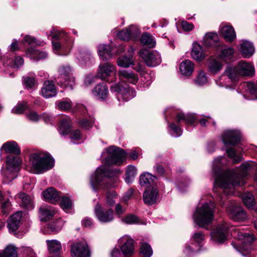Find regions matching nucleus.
<instances>
[{"label": "nucleus", "mask_w": 257, "mask_h": 257, "mask_svg": "<svg viewBox=\"0 0 257 257\" xmlns=\"http://www.w3.org/2000/svg\"><path fill=\"white\" fill-rule=\"evenodd\" d=\"M257 169V163L253 161H247L240 166L239 173H232L228 176L230 171L226 169V194L234 192V187L242 186L245 183L247 172L251 169Z\"/></svg>", "instance_id": "nucleus-1"}, {"label": "nucleus", "mask_w": 257, "mask_h": 257, "mask_svg": "<svg viewBox=\"0 0 257 257\" xmlns=\"http://www.w3.org/2000/svg\"><path fill=\"white\" fill-rule=\"evenodd\" d=\"M254 73V69L252 64L245 61L241 60L236 66H228L226 68V77L230 82V85L226 84V88H230L234 85L241 76H252Z\"/></svg>", "instance_id": "nucleus-2"}, {"label": "nucleus", "mask_w": 257, "mask_h": 257, "mask_svg": "<svg viewBox=\"0 0 257 257\" xmlns=\"http://www.w3.org/2000/svg\"><path fill=\"white\" fill-rule=\"evenodd\" d=\"M29 163L33 172L41 174L53 167L54 161L47 154L33 153L30 155Z\"/></svg>", "instance_id": "nucleus-3"}, {"label": "nucleus", "mask_w": 257, "mask_h": 257, "mask_svg": "<svg viewBox=\"0 0 257 257\" xmlns=\"http://www.w3.org/2000/svg\"><path fill=\"white\" fill-rule=\"evenodd\" d=\"M119 173L117 170H110L107 169L105 166H100L98 168L94 175L91 178V185L94 190H96L97 186L100 184L103 181V177H106L108 179L106 180V188H113L115 187V183L116 182L117 178L116 175Z\"/></svg>", "instance_id": "nucleus-4"}, {"label": "nucleus", "mask_w": 257, "mask_h": 257, "mask_svg": "<svg viewBox=\"0 0 257 257\" xmlns=\"http://www.w3.org/2000/svg\"><path fill=\"white\" fill-rule=\"evenodd\" d=\"M214 204L206 203L196 210L193 214L195 223L200 227L206 228L214 218Z\"/></svg>", "instance_id": "nucleus-5"}, {"label": "nucleus", "mask_w": 257, "mask_h": 257, "mask_svg": "<svg viewBox=\"0 0 257 257\" xmlns=\"http://www.w3.org/2000/svg\"><path fill=\"white\" fill-rule=\"evenodd\" d=\"M225 158L223 156L217 157L214 162L213 170L215 178L214 188L216 192L220 189L222 192L225 191V172L224 170Z\"/></svg>", "instance_id": "nucleus-6"}, {"label": "nucleus", "mask_w": 257, "mask_h": 257, "mask_svg": "<svg viewBox=\"0 0 257 257\" xmlns=\"http://www.w3.org/2000/svg\"><path fill=\"white\" fill-rule=\"evenodd\" d=\"M203 42L206 47L214 48L215 56L220 59L223 58L225 47L223 43L220 41L218 35L216 33H207L203 38Z\"/></svg>", "instance_id": "nucleus-7"}, {"label": "nucleus", "mask_w": 257, "mask_h": 257, "mask_svg": "<svg viewBox=\"0 0 257 257\" xmlns=\"http://www.w3.org/2000/svg\"><path fill=\"white\" fill-rule=\"evenodd\" d=\"M21 160L18 156L8 155L6 160V168L2 171L4 176L9 179H14L15 174L19 171Z\"/></svg>", "instance_id": "nucleus-8"}, {"label": "nucleus", "mask_w": 257, "mask_h": 257, "mask_svg": "<svg viewBox=\"0 0 257 257\" xmlns=\"http://www.w3.org/2000/svg\"><path fill=\"white\" fill-rule=\"evenodd\" d=\"M108 156L105 158V162L107 165H120L126 156L124 151L115 146L109 147L106 149Z\"/></svg>", "instance_id": "nucleus-9"}, {"label": "nucleus", "mask_w": 257, "mask_h": 257, "mask_svg": "<svg viewBox=\"0 0 257 257\" xmlns=\"http://www.w3.org/2000/svg\"><path fill=\"white\" fill-rule=\"evenodd\" d=\"M140 55L149 67H155L162 61L160 54L156 51L143 50L140 51Z\"/></svg>", "instance_id": "nucleus-10"}, {"label": "nucleus", "mask_w": 257, "mask_h": 257, "mask_svg": "<svg viewBox=\"0 0 257 257\" xmlns=\"http://www.w3.org/2000/svg\"><path fill=\"white\" fill-rule=\"evenodd\" d=\"M94 213L98 220L102 223H108L114 219V213L112 209H104L99 203L94 208Z\"/></svg>", "instance_id": "nucleus-11"}, {"label": "nucleus", "mask_w": 257, "mask_h": 257, "mask_svg": "<svg viewBox=\"0 0 257 257\" xmlns=\"http://www.w3.org/2000/svg\"><path fill=\"white\" fill-rule=\"evenodd\" d=\"M72 257H90L91 252L85 242H78L71 244Z\"/></svg>", "instance_id": "nucleus-12"}, {"label": "nucleus", "mask_w": 257, "mask_h": 257, "mask_svg": "<svg viewBox=\"0 0 257 257\" xmlns=\"http://www.w3.org/2000/svg\"><path fill=\"white\" fill-rule=\"evenodd\" d=\"M118 242L122 244L120 249L125 257H129L133 254L134 252V240L131 237L124 235L119 238Z\"/></svg>", "instance_id": "nucleus-13"}, {"label": "nucleus", "mask_w": 257, "mask_h": 257, "mask_svg": "<svg viewBox=\"0 0 257 257\" xmlns=\"http://www.w3.org/2000/svg\"><path fill=\"white\" fill-rule=\"evenodd\" d=\"M159 198V191L156 186H147L143 194V200L146 204L151 205L156 203Z\"/></svg>", "instance_id": "nucleus-14"}, {"label": "nucleus", "mask_w": 257, "mask_h": 257, "mask_svg": "<svg viewBox=\"0 0 257 257\" xmlns=\"http://www.w3.org/2000/svg\"><path fill=\"white\" fill-rule=\"evenodd\" d=\"M115 66L109 63L101 64L99 66V71L97 77L103 80H107V79L115 75Z\"/></svg>", "instance_id": "nucleus-15"}, {"label": "nucleus", "mask_w": 257, "mask_h": 257, "mask_svg": "<svg viewBox=\"0 0 257 257\" xmlns=\"http://www.w3.org/2000/svg\"><path fill=\"white\" fill-rule=\"evenodd\" d=\"M212 240L219 243H222L225 240V225L223 223L217 224L210 233Z\"/></svg>", "instance_id": "nucleus-16"}, {"label": "nucleus", "mask_w": 257, "mask_h": 257, "mask_svg": "<svg viewBox=\"0 0 257 257\" xmlns=\"http://www.w3.org/2000/svg\"><path fill=\"white\" fill-rule=\"evenodd\" d=\"M242 140V135L239 130H227L226 131V145L234 146L238 145Z\"/></svg>", "instance_id": "nucleus-17"}, {"label": "nucleus", "mask_w": 257, "mask_h": 257, "mask_svg": "<svg viewBox=\"0 0 257 257\" xmlns=\"http://www.w3.org/2000/svg\"><path fill=\"white\" fill-rule=\"evenodd\" d=\"M239 51L244 58L251 57L255 52L252 44L247 40H242L240 44Z\"/></svg>", "instance_id": "nucleus-18"}, {"label": "nucleus", "mask_w": 257, "mask_h": 257, "mask_svg": "<svg viewBox=\"0 0 257 257\" xmlns=\"http://www.w3.org/2000/svg\"><path fill=\"white\" fill-rule=\"evenodd\" d=\"M216 57L218 60L211 57L208 61V70L212 74H216L221 70L223 67L222 63L225 60V56L222 59H220L216 56Z\"/></svg>", "instance_id": "nucleus-19"}, {"label": "nucleus", "mask_w": 257, "mask_h": 257, "mask_svg": "<svg viewBox=\"0 0 257 257\" xmlns=\"http://www.w3.org/2000/svg\"><path fill=\"white\" fill-rule=\"evenodd\" d=\"M118 75L121 80L127 81L133 84H136L139 80L138 75L131 70H119Z\"/></svg>", "instance_id": "nucleus-20"}, {"label": "nucleus", "mask_w": 257, "mask_h": 257, "mask_svg": "<svg viewBox=\"0 0 257 257\" xmlns=\"http://www.w3.org/2000/svg\"><path fill=\"white\" fill-rule=\"evenodd\" d=\"M41 93L42 95L47 98L55 96L57 94V90L53 81H45L42 88Z\"/></svg>", "instance_id": "nucleus-21"}, {"label": "nucleus", "mask_w": 257, "mask_h": 257, "mask_svg": "<svg viewBox=\"0 0 257 257\" xmlns=\"http://www.w3.org/2000/svg\"><path fill=\"white\" fill-rule=\"evenodd\" d=\"M22 213L17 212L12 215L8 220V227L11 232H15L19 227Z\"/></svg>", "instance_id": "nucleus-22"}, {"label": "nucleus", "mask_w": 257, "mask_h": 257, "mask_svg": "<svg viewBox=\"0 0 257 257\" xmlns=\"http://www.w3.org/2000/svg\"><path fill=\"white\" fill-rule=\"evenodd\" d=\"M1 151H4L6 153L13 154L19 155L21 153V149L18 144L14 141L7 142L4 143L1 149Z\"/></svg>", "instance_id": "nucleus-23"}, {"label": "nucleus", "mask_w": 257, "mask_h": 257, "mask_svg": "<svg viewBox=\"0 0 257 257\" xmlns=\"http://www.w3.org/2000/svg\"><path fill=\"white\" fill-rule=\"evenodd\" d=\"M108 88L105 83L97 85L92 90V93L98 99H105L108 95Z\"/></svg>", "instance_id": "nucleus-24"}, {"label": "nucleus", "mask_w": 257, "mask_h": 257, "mask_svg": "<svg viewBox=\"0 0 257 257\" xmlns=\"http://www.w3.org/2000/svg\"><path fill=\"white\" fill-rule=\"evenodd\" d=\"M43 196L46 201L54 203L60 198L59 193L53 188H49L43 192Z\"/></svg>", "instance_id": "nucleus-25"}, {"label": "nucleus", "mask_w": 257, "mask_h": 257, "mask_svg": "<svg viewBox=\"0 0 257 257\" xmlns=\"http://www.w3.org/2000/svg\"><path fill=\"white\" fill-rule=\"evenodd\" d=\"M156 177L149 173L142 174L140 177V183L141 186L148 185V186H156L155 181Z\"/></svg>", "instance_id": "nucleus-26"}, {"label": "nucleus", "mask_w": 257, "mask_h": 257, "mask_svg": "<svg viewBox=\"0 0 257 257\" xmlns=\"http://www.w3.org/2000/svg\"><path fill=\"white\" fill-rule=\"evenodd\" d=\"M191 56L194 59L198 61L202 60L206 57L203 52L202 46L196 43L193 44Z\"/></svg>", "instance_id": "nucleus-27"}, {"label": "nucleus", "mask_w": 257, "mask_h": 257, "mask_svg": "<svg viewBox=\"0 0 257 257\" xmlns=\"http://www.w3.org/2000/svg\"><path fill=\"white\" fill-rule=\"evenodd\" d=\"M230 217L235 221H239L244 220L246 218V214L243 209L235 206L230 210Z\"/></svg>", "instance_id": "nucleus-28"}, {"label": "nucleus", "mask_w": 257, "mask_h": 257, "mask_svg": "<svg viewBox=\"0 0 257 257\" xmlns=\"http://www.w3.org/2000/svg\"><path fill=\"white\" fill-rule=\"evenodd\" d=\"M134 49L132 47H130L128 50L130 54L127 57L123 56L120 57L117 59V63L118 66L119 67L127 68L133 64V61L132 58L133 57L132 53L134 52Z\"/></svg>", "instance_id": "nucleus-29"}, {"label": "nucleus", "mask_w": 257, "mask_h": 257, "mask_svg": "<svg viewBox=\"0 0 257 257\" xmlns=\"http://www.w3.org/2000/svg\"><path fill=\"white\" fill-rule=\"evenodd\" d=\"M41 220L46 221L50 219L55 214V210L51 206H43L39 208Z\"/></svg>", "instance_id": "nucleus-30"}, {"label": "nucleus", "mask_w": 257, "mask_h": 257, "mask_svg": "<svg viewBox=\"0 0 257 257\" xmlns=\"http://www.w3.org/2000/svg\"><path fill=\"white\" fill-rule=\"evenodd\" d=\"M194 69L193 63L189 60L181 62L180 65V70L181 73L186 76L190 75Z\"/></svg>", "instance_id": "nucleus-31"}, {"label": "nucleus", "mask_w": 257, "mask_h": 257, "mask_svg": "<svg viewBox=\"0 0 257 257\" xmlns=\"http://www.w3.org/2000/svg\"><path fill=\"white\" fill-rule=\"evenodd\" d=\"M75 57L78 60L85 62L90 59L91 54L86 48H79L75 53Z\"/></svg>", "instance_id": "nucleus-32"}, {"label": "nucleus", "mask_w": 257, "mask_h": 257, "mask_svg": "<svg viewBox=\"0 0 257 257\" xmlns=\"http://www.w3.org/2000/svg\"><path fill=\"white\" fill-rule=\"evenodd\" d=\"M98 54L99 57L103 60H108L111 56V50L110 46L101 44L98 46Z\"/></svg>", "instance_id": "nucleus-33"}, {"label": "nucleus", "mask_w": 257, "mask_h": 257, "mask_svg": "<svg viewBox=\"0 0 257 257\" xmlns=\"http://www.w3.org/2000/svg\"><path fill=\"white\" fill-rule=\"evenodd\" d=\"M71 128V121L68 118L62 119L59 125V133L62 135H67L70 133Z\"/></svg>", "instance_id": "nucleus-34"}, {"label": "nucleus", "mask_w": 257, "mask_h": 257, "mask_svg": "<svg viewBox=\"0 0 257 257\" xmlns=\"http://www.w3.org/2000/svg\"><path fill=\"white\" fill-rule=\"evenodd\" d=\"M195 118L193 114L185 115L183 113H179L177 115L176 121L178 123L184 121L187 124H193L195 122Z\"/></svg>", "instance_id": "nucleus-35"}, {"label": "nucleus", "mask_w": 257, "mask_h": 257, "mask_svg": "<svg viewBox=\"0 0 257 257\" xmlns=\"http://www.w3.org/2000/svg\"><path fill=\"white\" fill-rule=\"evenodd\" d=\"M135 29V27L132 26L128 28L122 30L117 33V37L122 40H128L134 34V30Z\"/></svg>", "instance_id": "nucleus-36"}, {"label": "nucleus", "mask_w": 257, "mask_h": 257, "mask_svg": "<svg viewBox=\"0 0 257 257\" xmlns=\"http://www.w3.org/2000/svg\"><path fill=\"white\" fill-rule=\"evenodd\" d=\"M46 243L50 253H55L59 252L61 249V244L57 240H47Z\"/></svg>", "instance_id": "nucleus-37"}, {"label": "nucleus", "mask_w": 257, "mask_h": 257, "mask_svg": "<svg viewBox=\"0 0 257 257\" xmlns=\"http://www.w3.org/2000/svg\"><path fill=\"white\" fill-rule=\"evenodd\" d=\"M141 43L150 48L154 47L156 45V42L153 37L149 33H144L141 39Z\"/></svg>", "instance_id": "nucleus-38"}, {"label": "nucleus", "mask_w": 257, "mask_h": 257, "mask_svg": "<svg viewBox=\"0 0 257 257\" xmlns=\"http://www.w3.org/2000/svg\"><path fill=\"white\" fill-rule=\"evenodd\" d=\"M236 38V33L233 27L230 24H226V42L231 43Z\"/></svg>", "instance_id": "nucleus-39"}, {"label": "nucleus", "mask_w": 257, "mask_h": 257, "mask_svg": "<svg viewBox=\"0 0 257 257\" xmlns=\"http://www.w3.org/2000/svg\"><path fill=\"white\" fill-rule=\"evenodd\" d=\"M241 198L247 207L251 208L253 207L254 204V198L251 193L247 192L242 194Z\"/></svg>", "instance_id": "nucleus-40"}, {"label": "nucleus", "mask_w": 257, "mask_h": 257, "mask_svg": "<svg viewBox=\"0 0 257 257\" xmlns=\"http://www.w3.org/2000/svg\"><path fill=\"white\" fill-rule=\"evenodd\" d=\"M65 221L59 219L48 225V228L52 233H56L60 231L64 224Z\"/></svg>", "instance_id": "nucleus-41"}, {"label": "nucleus", "mask_w": 257, "mask_h": 257, "mask_svg": "<svg viewBox=\"0 0 257 257\" xmlns=\"http://www.w3.org/2000/svg\"><path fill=\"white\" fill-rule=\"evenodd\" d=\"M125 181L127 183L132 182L137 175V168L134 166H128L126 170Z\"/></svg>", "instance_id": "nucleus-42"}, {"label": "nucleus", "mask_w": 257, "mask_h": 257, "mask_svg": "<svg viewBox=\"0 0 257 257\" xmlns=\"http://www.w3.org/2000/svg\"><path fill=\"white\" fill-rule=\"evenodd\" d=\"M0 257H17L16 248L13 245H8L4 251L0 252Z\"/></svg>", "instance_id": "nucleus-43"}, {"label": "nucleus", "mask_w": 257, "mask_h": 257, "mask_svg": "<svg viewBox=\"0 0 257 257\" xmlns=\"http://www.w3.org/2000/svg\"><path fill=\"white\" fill-rule=\"evenodd\" d=\"M140 253L143 257H151L153 254L151 246L148 243L142 242L140 247Z\"/></svg>", "instance_id": "nucleus-44"}, {"label": "nucleus", "mask_w": 257, "mask_h": 257, "mask_svg": "<svg viewBox=\"0 0 257 257\" xmlns=\"http://www.w3.org/2000/svg\"><path fill=\"white\" fill-rule=\"evenodd\" d=\"M18 197L21 200V205L24 207L30 208L32 207L31 199L30 197L24 193H19Z\"/></svg>", "instance_id": "nucleus-45"}, {"label": "nucleus", "mask_w": 257, "mask_h": 257, "mask_svg": "<svg viewBox=\"0 0 257 257\" xmlns=\"http://www.w3.org/2000/svg\"><path fill=\"white\" fill-rule=\"evenodd\" d=\"M136 95V91L132 88L125 86V90L123 92L121 97L124 100L127 101L129 99L134 97Z\"/></svg>", "instance_id": "nucleus-46"}, {"label": "nucleus", "mask_w": 257, "mask_h": 257, "mask_svg": "<svg viewBox=\"0 0 257 257\" xmlns=\"http://www.w3.org/2000/svg\"><path fill=\"white\" fill-rule=\"evenodd\" d=\"M117 199V195L113 191H108L106 194V203L109 206H112Z\"/></svg>", "instance_id": "nucleus-47"}, {"label": "nucleus", "mask_w": 257, "mask_h": 257, "mask_svg": "<svg viewBox=\"0 0 257 257\" xmlns=\"http://www.w3.org/2000/svg\"><path fill=\"white\" fill-rule=\"evenodd\" d=\"M236 52L234 48L231 47L226 48V61L229 60L231 62L236 60Z\"/></svg>", "instance_id": "nucleus-48"}, {"label": "nucleus", "mask_w": 257, "mask_h": 257, "mask_svg": "<svg viewBox=\"0 0 257 257\" xmlns=\"http://www.w3.org/2000/svg\"><path fill=\"white\" fill-rule=\"evenodd\" d=\"M125 87L122 85L121 84L116 83L110 87V90L111 92L117 93V98L119 99L123 92L125 90Z\"/></svg>", "instance_id": "nucleus-49"}, {"label": "nucleus", "mask_w": 257, "mask_h": 257, "mask_svg": "<svg viewBox=\"0 0 257 257\" xmlns=\"http://www.w3.org/2000/svg\"><path fill=\"white\" fill-rule=\"evenodd\" d=\"M227 154L228 157L232 158L234 164L238 163L242 160L241 155H237L236 151L233 149L227 150Z\"/></svg>", "instance_id": "nucleus-50"}, {"label": "nucleus", "mask_w": 257, "mask_h": 257, "mask_svg": "<svg viewBox=\"0 0 257 257\" xmlns=\"http://www.w3.org/2000/svg\"><path fill=\"white\" fill-rule=\"evenodd\" d=\"M27 107L26 102L18 103L12 109V112L16 114L22 113Z\"/></svg>", "instance_id": "nucleus-51"}, {"label": "nucleus", "mask_w": 257, "mask_h": 257, "mask_svg": "<svg viewBox=\"0 0 257 257\" xmlns=\"http://www.w3.org/2000/svg\"><path fill=\"white\" fill-rule=\"evenodd\" d=\"M60 206L63 210H69L72 207V202L67 197H62L61 198Z\"/></svg>", "instance_id": "nucleus-52"}, {"label": "nucleus", "mask_w": 257, "mask_h": 257, "mask_svg": "<svg viewBox=\"0 0 257 257\" xmlns=\"http://www.w3.org/2000/svg\"><path fill=\"white\" fill-rule=\"evenodd\" d=\"M122 221L126 224H136L139 222V219L137 216L131 214L122 218Z\"/></svg>", "instance_id": "nucleus-53"}, {"label": "nucleus", "mask_w": 257, "mask_h": 257, "mask_svg": "<svg viewBox=\"0 0 257 257\" xmlns=\"http://www.w3.org/2000/svg\"><path fill=\"white\" fill-rule=\"evenodd\" d=\"M7 63L11 67L18 68L23 65L24 60L21 57L18 56L14 60H11L10 62H7Z\"/></svg>", "instance_id": "nucleus-54"}, {"label": "nucleus", "mask_w": 257, "mask_h": 257, "mask_svg": "<svg viewBox=\"0 0 257 257\" xmlns=\"http://www.w3.org/2000/svg\"><path fill=\"white\" fill-rule=\"evenodd\" d=\"M2 211L4 214H8L11 207V202L9 198H6L4 201L1 203Z\"/></svg>", "instance_id": "nucleus-55"}, {"label": "nucleus", "mask_w": 257, "mask_h": 257, "mask_svg": "<svg viewBox=\"0 0 257 257\" xmlns=\"http://www.w3.org/2000/svg\"><path fill=\"white\" fill-rule=\"evenodd\" d=\"M61 77L63 79H66V77H69L72 75L71 69L69 66L63 67L59 70Z\"/></svg>", "instance_id": "nucleus-56"}, {"label": "nucleus", "mask_w": 257, "mask_h": 257, "mask_svg": "<svg viewBox=\"0 0 257 257\" xmlns=\"http://www.w3.org/2000/svg\"><path fill=\"white\" fill-rule=\"evenodd\" d=\"M196 84L199 85H202L207 82V77L204 72L200 71L198 74L197 79L195 80Z\"/></svg>", "instance_id": "nucleus-57"}, {"label": "nucleus", "mask_w": 257, "mask_h": 257, "mask_svg": "<svg viewBox=\"0 0 257 257\" xmlns=\"http://www.w3.org/2000/svg\"><path fill=\"white\" fill-rule=\"evenodd\" d=\"M93 122L94 121L92 118H90L89 119L85 118L80 120L79 124L82 127L88 129L92 126Z\"/></svg>", "instance_id": "nucleus-58"}, {"label": "nucleus", "mask_w": 257, "mask_h": 257, "mask_svg": "<svg viewBox=\"0 0 257 257\" xmlns=\"http://www.w3.org/2000/svg\"><path fill=\"white\" fill-rule=\"evenodd\" d=\"M30 55L32 58L36 56L37 60L45 59L47 57V54L45 52H40L37 50H34L33 52H31Z\"/></svg>", "instance_id": "nucleus-59"}, {"label": "nucleus", "mask_w": 257, "mask_h": 257, "mask_svg": "<svg viewBox=\"0 0 257 257\" xmlns=\"http://www.w3.org/2000/svg\"><path fill=\"white\" fill-rule=\"evenodd\" d=\"M204 239V234L202 232H196L192 237V240L198 244L200 243Z\"/></svg>", "instance_id": "nucleus-60"}, {"label": "nucleus", "mask_w": 257, "mask_h": 257, "mask_svg": "<svg viewBox=\"0 0 257 257\" xmlns=\"http://www.w3.org/2000/svg\"><path fill=\"white\" fill-rule=\"evenodd\" d=\"M64 81L63 82L65 86L66 87H69L71 89H72L73 86L75 85V79L71 76L69 77H66V79H64Z\"/></svg>", "instance_id": "nucleus-61"}, {"label": "nucleus", "mask_w": 257, "mask_h": 257, "mask_svg": "<svg viewBox=\"0 0 257 257\" xmlns=\"http://www.w3.org/2000/svg\"><path fill=\"white\" fill-rule=\"evenodd\" d=\"M50 35L51 36L52 39L55 40L54 41H57L59 39H62L64 34L59 31L53 30L51 32Z\"/></svg>", "instance_id": "nucleus-62"}, {"label": "nucleus", "mask_w": 257, "mask_h": 257, "mask_svg": "<svg viewBox=\"0 0 257 257\" xmlns=\"http://www.w3.org/2000/svg\"><path fill=\"white\" fill-rule=\"evenodd\" d=\"M81 133L79 130H76L71 132L70 137L73 141H78L81 138Z\"/></svg>", "instance_id": "nucleus-63"}, {"label": "nucleus", "mask_w": 257, "mask_h": 257, "mask_svg": "<svg viewBox=\"0 0 257 257\" xmlns=\"http://www.w3.org/2000/svg\"><path fill=\"white\" fill-rule=\"evenodd\" d=\"M24 82L26 86L30 88L34 86L35 80L33 77H26L24 79Z\"/></svg>", "instance_id": "nucleus-64"}]
</instances>
